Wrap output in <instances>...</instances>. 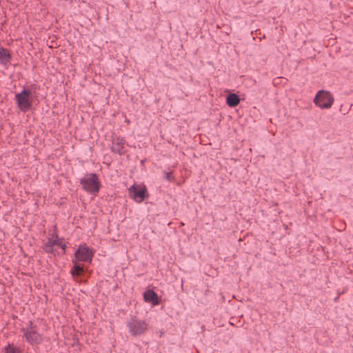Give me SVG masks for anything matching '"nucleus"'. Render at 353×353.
<instances>
[{
	"label": "nucleus",
	"mask_w": 353,
	"mask_h": 353,
	"mask_svg": "<svg viewBox=\"0 0 353 353\" xmlns=\"http://www.w3.org/2000/svg\"><path fill=\"white\" fill-rule=\"evenodd\" d=\"M36 89L37 85L33 83L30 85V88H23L21 92L15 94V103L21 111L26 112L30 110L32 105V90Z\"/></svg>",
	"instance_id": "f257e3e1"
},
{
	"label": "nucleus",
	"mask_w": 353,
	"mask_h": 353,
	"mask_svg": "<svg viewBox=\"0 0 353 353\" xmlns=\"http://www.w3.org/2000/svg\"><path fill=\"white\" fill-rule=\"evenodd\" d=\"M82 189L92 194L97 195L101 187L99 176L96 173H86L79 179Z\"/></svg>",
	"instance_id": "f03ea898"
},
{
	"label": "nucleus",
	"mask_w": 353,
	"mask_h": 353,
	"mask_svg": "<svg viewBox=\"0 0 353 353\" xmlns=\"http://www.w3.org/2000/svg\"><path fill=\"white\" fill-rule=\"evenodd\" d=\"M127 327L131 335L137 337L147 332L148 325L145 321L139 319L136 316H132L127 323Z\"/></svg>",
	"instance_id": "7ed1b4c3"
},
{
	"label": "nucleus",
	"mask_w": 353,
	"mask_h": 353,
	"mask_svg": "<svg viewBox=\"0 0 353 353\" xmlns=\"http://www.w3.org/2000/svg\"><path fill=\"white\" fill-rule=\"evenodd\" d=\"M129 197L140 203L149 198L148 188L144 184L134 183L128 188Z\"/></svg>",
	"instance_id": "20e7f679"
},
{
	"label": "nucleus",
	"mask_w": 353,
	"mask_h": 353,
	"mask_svg": "<svg viewBox=\"0 0 353 353\" xmlns=\"http://www.w3.org/2000/svg\"><path fill=\"white\" fill-rule=\"evenodd\" d=\"M334 97L328 91L319 90L316 93L314 102L321 109L330 108L334 103Z\"/></svg>",
	"instance_id": "39448f33"
},
{
	"label": "nucleus",
	"mask_w": 353,
	"mask_h": 353,
	"mask_svg": "<svg viewBox=\"0 0 353 353\" xmlns=\"http://www.w3.org/2000/svg\"><path fill=\"white\" fill-rule=\"evenodd\" d=\"M94 251L86 245L81 244L74 252V259L77 261L90 263L94 256Z\"/></svg>",
	"instance_id": "423d86ee"
},
{
	"label": "nucleus",
	"mask_w": 353,
	"mask_h": 353,
	"mask_svg": "<svg viewBox=\"0 0 353 353\" xmlns=\"http://www.w3.org/2000/svg\"><path fill=\"white\" fill-rule=\"evenodd\" d=\"M20 332L23 334L26 341L31 345L40 344L42 341V336L37 332V330L28 331L20 329Z\"/></svg>",
	"instance_id": "0eeeda50"
},
{
	"label": "nucleus",
	"mask_w": 353,
	"mask_h": 353,
	"mask_svg": "<svg viewBox=\"0 0 353 353\" xmlns=\"http://www.w3.org/2000/svg\"><path fill=\"white\" fill-rule=\"evenodd\" d=\"M143 300L146 303H151L152 305L160 304V299L157 292L153 290H147L143 293Z\"/></svg>",
	"instance_id": "6e6552de"
},
{
	"label": "nucleus",
	"mask_w": 353,
	"mask_h": 353,
	"mask_svg": "<svg viewBox=\"0 0 353 353\" xmlns=\"http://www.w3.org/2000/svg\"><path fill=\"white\" fill-rule=\"evenodd\" d=\"M12 59V55L10 50L3 47H0V65H3L5 69L8 68V64Z\"/></svg>",
	"instance_id": "1a4fd4ad"
},
{
	"label": "nucleus",
	"mask_w": 353,
	"mask_h": 353,
	"mask_svg": "<svg viewBox=\"0 0 353 353\" xmlns=\"http://www.w3.org/2000/svg\"><path fill=\"white\" fill-rule=\"evenodd\" d=\"M125 141L123 138H120L119 137L113 139L111 151L120 155L123 154L125 152L123 150Z\"/></svg>",
	"instance_id": "9d476101"
},
{
	"label": "nucleus",
	"mask_w": 353,
	"mask_h": 353,
	"mask_svg": "<svg viewBox=\"0 0 353 353\" xmlns=\"http://www.w3.org/2000/svg\"><path fill=\"white\" fill-rule=\"evenodd\" d=\"M72 263H73L72 268L70 270V274L73 277L76 276H81L84 274L83 267L78 263L77 259H72Z\"/></svg>",
	"instance_id": "9b49d317"
},
{
	"label": "nucleus",
	"mask_w": 353,
	"mask_h": 353,
	"mask_svg": "<svg viewBox=\"0 0 353 353\" xmlns=\"http://www.w3.org/2000/svg\"><path fill=\"white\" fill-rule=\"evenodd\" d=\"M240 103L239 96L235 93H230L226 97V104L230 108H235Z\"/></svg>",
	"instance_id": "f8f14e48"
},
{
	"label": "nucleus",
	"mask_w": 353,
	"mask_h": 353,
	"mask_svg": "<svg viewBox=\"0 0 353 353\" xmlns=\"http://www.w3.org/2000/svg\"><path fill=\"white\" fill-rule=\"evenodd\" d=\"M4 353H23L21 350L14 343H8L4 347Z\"/></svg>",
	"instance_id": "ddd939ff"
},
{
	"label": "nucleus",
	"mask_w": 353,
	"mask_h": 353,
	"mask_svg": "<svg viewBox=\"0 0 353 353\" xmlns=\"http://www.w3.org/2000/svg\"><path fill=\"white\" fill-rule=\"evenodd\" d=\"M42 249L43 250L46 252V253H48V254H53L54 256H56L58 252H57L56 250H54L53 248V247H51L48 245H46V244H44L42 247Z\"/></svg>",
	"instance_id": "4468645a"
},
{
	"label": "nucleus",
	"mask_w": 353,
	"mask_h": 353,
	"mask_svg": "<svg viewBox=\"0 0 353 353\" xmlns=\"http://www.w3.org/2000/svg\"><path fill=\"white\" fill-rule=\"evenodd\" d=\"M37 325L34 324L32 321H30L27 323L26 327H22L21 329H24V330H28V331H30V330H37Z\"/></svg>",
	"instance_id": "2eb2a0df"
},
{
	"label": "nucleus",
	"mask_w": 353,
	"mask_h": 353,
	"mask_svg": "<svg viewBox=\"0 0 353 353\" xmlns=\"http://www.w3.org/2000/svg\"><path fill=\"white\" fill-rule=\"evenodd\" d=\"M164 179L170 182L174 181V176L172 175L171 172L164 171Z\"/></svg>",
	"instance_id": "dca6fc26"
},
{
	"label": "nucleus",
	"mask_w": 353,
	"mask_h": 353,
	"mask_svg": "<svg viewBox=\"0 0 353 353\" xmlns=\"http://www.w3.org/2000/svg\"><path fill=\"white\" fill-rule=\"evenodd\" d=\"M63 240V238H61V239L59 238V239H54V241H55L54 245H57V246L60 247L63 244V243H62Z\"/></svg>",
	"instance_id": "f3484780"
},
{
	"label": "nucleus",
	"mask_w": 353,
	"mask_h": 353,
	"mask_svg": "<svg viewBox=\"0 0 353 353\" xmlns=\"http://www.w3.org/2000/svg\"><path fill=\"white\" fill-rule=\"evenodd\" d=\"M54 241H55L54 239L49 238L48 239V241L45 244L48 245L51 247H53V246H54Z\"/></svg>",
	"instance_id": "a211bd4d"
},
{
	"label": "nucleus",
	"mask_w": 353,
	"mask_h": 353,
	"mask_svg": "<svg viewBox=\"0 0 353 353\" xmlns=\"http://www.w3.org/2000/svg\"><path fill=\"white\" fill-rule=\"evenodd\" d=\"M60 248H61V250H63V254H65V250L67 249V246L65 244H62Z\"/></svg>",
	"instance_id": "6ab92c4d"
},
{
	"label": "nucleus",
	"mask_w": 353,
	"mask_h": 353,
	"mask_svg": "<svg viewBox=\"0 0 353 353\" xmlns=\"http://www.w3.org/2000/svg\"><path fill=\"white\" fill-rule=\"evenodd\" d=\"M52 238H54V239H59V236L56 232H54L52 234Z\"/></svg>",
	"instance_id": "aec40b11"
}]
</instances>
